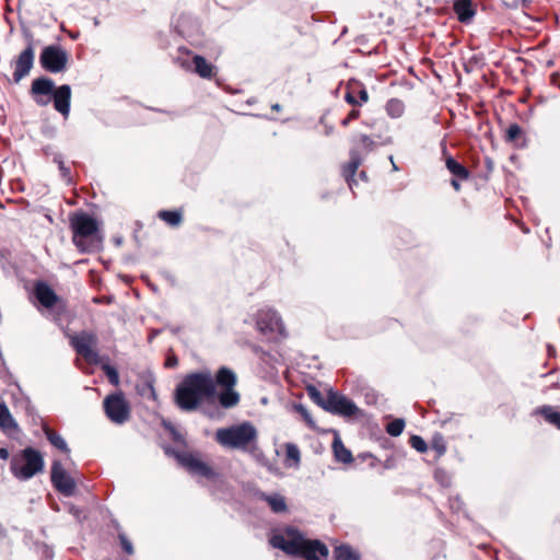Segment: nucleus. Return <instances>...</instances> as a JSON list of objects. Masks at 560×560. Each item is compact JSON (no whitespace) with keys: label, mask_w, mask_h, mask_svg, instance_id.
<instances>
[{"label":"nucleus","mask_w":560,"mask_h":560,"mask_svg":"<svg viewBox=\"0 0 560 560\" xmlns=\"http://www.w3.org/2000/svg\"><path fill=\"white\" fill-rule=\"evenodd\" d=\"M176 457L179 464L192 474L205 477H210L212 475L211 468L195 454L182 453L177 454Z\"/></svg>","instance_id":"obj_12"},{"label":"nucleus","mask_w":560,"mask_h":560,"mask_svg":"<svg viewBox=\"0 0 560 560\" xmlns=\"http://www.w3.org/2000/svg\"><path fill=\"white\" fill-rule=\"evenodd\" d=\"M43 431H44L46 438L48 439V441L56 448H58L59 451H61L62 453H65L67 455L70 454V448L68 447L66 441L63 440V438L61 435H59L58 433L52 431L47 424L43 425Z\"/></svg>","instance_id":"obj_25"},{"label":"nucleus","mask_w":560,"mask_h":560,"mask_svg":"<svg viewBox=\"0 0 560 560\" xmlns=\"http://www.w3.org/2000/svg\"><path fill=\"white\" fill-rule=\"evenodd\" d=\"M121 545H122L124 550L127 553H131L132 552V546H131V544L127 539L121 538Z\"/></svg>","instance_id":"obj_37"},{"label":"nucleus","mask_w":560,"mask_h":560,"mask_svg":"<svg viewBox=\"0 0 560 560\" xmlns=\"http://www.w3.org/2000/svg\"><path fill=\"white\" fill-rule=\"evenodd\" d=\"M358 166H359V162H358L357 160L352 159V164H351V167H352V177L354 176V174H355V171H357Z\"/></svg>","instance_id":"obj_41"},{"label":"nucleus","mask_w":560,"mask_h":560,"mask_svg":"<svg viewBox=\"0 0 560 560\" xmlns=\"http://www.w3.org/2000/svg\"><path fill=\"white\" fill-rule=\"evenodd\" d=\"M9 458V451L7 448H0V459H8Z\"/></svg>","instance_id":"obj_40"},{"label":"nucleus","mask_w":560,"mask_h":560,"mask_svg":"<svg viewBox=\"0 0 560 560\" xmlns=\"http://www.w3.org/2000/svg\"><path fill=\"white\" fill-rule=\"evenodd\" d=\"M325 410L342 416H350V401L337 392L329 389L326 393Z\"/></svg>","instance_id":"obj_15"},{"label":"nucleus","mask_w":560,"mask_h":560,"mask_svg":"<svg viewBox=\"0 0 560 560\" xmlns=\"http://www.w3.org/2000/svg\"><path fill=\"white\" fill-rule=\"evenodd\" d=\"M103 406L106 416L114 423L121 424L130 417V406L121 392L108 395Z\"/></svg>","instance_id":"obj_7"},{"label":"nucleus","mask_w":560,"mask_h":560,"mask_svg":"<svg viewBox=\"0 0 560 560\" xmlns=\"http://www.w3.org/2000/svg\"><path fill=\"white\" fill-rule=\"evenodd\" d=\"M409 444L419 453H425L428 451V444L420 435H411Z\"/></svg>","instance_id":"obj_33"},{"label":"nucleus","mask_w":560,"mask_h":560,"mask_svg":"<svg viewBox=\"0 0 560 560\" xmlns=\"http://www.w3.org/2000/svg\"><path fill=\"white\" fill-rule=\"evenodd\" d=\"M51 482L59 492L66 495L72 494L75 488L73 479L63 469L59 460H55L51 465Z\"/></svg>","instance_id":"obj_10"},{"label":"nucleus","mask_w":560,"mask_h":560,"mask_svg":"<svg viewBox=\"0 0 560 560\" xmlns=\"http://www.w3.org/2000/svg\"><path fill=\"white\" fill-rule=\"evenodd\" d=\"M260 499L267 502L271 511L275 513H284L288 510L284 497L279 493H261Z\"/></svg>","instance_id":"obj_21"},{"label":"nucleus","mask_w":560,"mask_h":560,"mask_svg":"<svg viewBox=\"0 0 560 560\" xmlns=\"http://www.w3.org/2000/svg\"><path fill=\"white\" fill-rule=\"evenodd\" d=\"M34 48L32 45H28L16 58L15 60V69L13 72V78L15 82L22 80L25 75H27L33 68L34 63Z\"/></svg>","instance_id":"obj_13"},{"label":"nucleus","mask_w":560,"mask_h":560,"mask_svg":"<svg viewBox=\"0 0 560 560\" xmlns=\"http://www.w3.org/2000/svg\"><path fill=\"white\" fill-rule=\"evenodd\" d=\"M285 448V458L284 465L287 467H299L301 462V453L299 447L293 443H287L284 445Z\"/></svg>","instance_id":"obj_26"},{"label":"nucleus","mask_w":560,"mask_h":560,"mask_svg":"<svg viewBox=\"0 0 560 560\" xmlns=\"http://www.w3.org/2000/svg\"><path fill=\"white\" fill-rule=\"evenodd\" d=\"M52 80L39 78L32 82L31 92L36 102L40 106H46L50 102V95L55 92Z\"/></svg>","instance_id":"obj_11"},{"label":"nucleus","mask_w":560,"mask_h":560,"mask_svg":"<svg viewBox=\"0 0 560 560\" xmlns=\"http://www.w3.org/2000/svg\"><path fill=\"white\" fill-rule=\"evenodd\" d=\"M67 60V52L59 46H47L40 54L42 67L52 73L65 70Z\"/></svg>","instance_id":"obj_9"},{"label":"nucleus","mask_w":560,"mask_h":560,"mask_svg":"<svg viewBox=\"0 0 560 560\" xmlns=\"http://www.w3.org/2000/svg\"><path fill=\"white\" fill-rule=\"evenodd\" d=\"M442 155L445 162V166L447 171L452 174V178H458L460 180H467L470 177L469 170L454 159L447 151V147L445 143L442 144Z\"/></svg>","instance_id":"obj_16"},{"label":"nucleus","mask_w":560,"mask_h":560,"mask_svg":"<svg viewBox=\"0 0 560 560\" xmlns=\"http://www.w3.org/2000/svg\"><path fill=\"white\" fill-rule=\"evenodd\" d=\"M343 98L347 103H350V84H346L345 86V95Z\"/></svg>","instance_id":"obj_39"},{"label":"nucleus","mask_w":560,"mask_h":560,"mask_svg":"<svg viewBox=\"0 0 560 560\" xmlns=\"http://www.w3.org/2000/svg\"><path fill=\"white\" fill-rule=\"evenodd\" d=\"M307 394L308 396L311 397V399L317 404L318 406H320L323 409L325 408V405H326V394H322L316 387L314 386H308L307 387Z\"/></svg>","instance_id":"obj_32"},{"label":"nucleus","mask_w":560,"mask_h":560,"mask_svg":"<svg viewBox=\"0 0 560 560\" xmlns=\"http://www.w3.org/2000/svg\"><path fill=\"white\" fill-rule=\"evenodd\" d=\"M71 89L69 85H60L52 93L54 107L57 112L68 117L70 112Z\"/></svg>","instance_id":"obj_17"},{"label":"nucleus","mask_w":560,"mask_h":560,"mask_svg":"<svg viewBox=\"0 0 560 560\" xmlns=\"http://www.w3.org/2000/svg\"><path fill=\"white\" fill-rule=\"evenodd\" d=\"M451 186L453 187V189L455 191H460L462 189V185H460V179L458 178H451Z\"/></svg>","instance_id":"obj_36"},{"label":"nucleus","mask_w":560,"mask_h":560,"mask_svg":"<svg viewBox=\"0 0 560 560\" xmlns=\"http://www.w3.org/2000/svg\"><path fill=\"white\" fill-rule=\"evenodd\" d=\"M405 428V420L404 419H394L393 421L388 422L385 430L386 432L392 436H398L402 433Z\"/></svg>","instance_id":"obj_31"},{"label":"nucleus","mask_w":560,"mask_h":560,"mask_svg":"<svg viewBox=\"0 0 560 560\" xmlns=\"http://www.w3.org/2000/svg\"><path fill=\"white\" fill-rule=\"evenodd\" d=\"M295 410L302 416L303 420L311 429L316 428L315 421L313 420L308 410L303 405H296Z\"/></svg>","instance_id":"obj_35"},{"label":"nucleus","mask_w":560,"mask_h":560,"mask_svg":"<svg viewBox=\"0 0 560 560\" xmlns=\"http://www.w3.org/2000/svg\"><path fill=\"white\" fill-rule=\"evenodd\" d=\"M270 544L273 548L305 560H326L328 557V548L325 544L317 539H307L293 528L275 534L270 538Z\"/></svg>","instance_id":"obj_2"},{"label":"nucleus","mask_w":560,"mask_h":560,"mask_svg":"<svg viewBox=\"0 0 560 560\" xmlns=\"http://www.w3.org/2000/svg\"><path fill=\"white\" fill-rule=\"evenodd\" d=\"M34 293L37 301L45 308H52L61 303L60 298L56 294L54 289L46 282L39 281L35 283Z\"/></svg>","instance_id":"obj_14"},{"label":"nucleus","mask_w":560,"mask_h":560,"mask_svg":"<svg viewBox=\"0 0 560 560\" xmlns=\"http://www.w3.org/2000/svg\"><path fill=\"white\" fill-rule=\"evenodd\" d=\"M102 369L103 371L105 372V374L107 375L108 377V381L114 385V386H118L119 385V375H118V372L117 370L109 365V364H103L102 365Z\"/></svg>","instance_id":"obj_34"},{"label":"nucleus","mask_w":560,"mask_h":560,"mask_svg":"<svg viewBox=\"0 0 560 560\" xmlns=\"http://www.w3.org/2000/svg\"><path fill=\"white\" fill-rule=\"evenodd\" d=\"M236 374L222 366L211 375L208 371L187 374L177 385L174 398L176 405L185 411H192L203 402H218L223 409H232L241 401V394L235 389Z\"/></svg>","instance_id":"obj_1"},{"label":"nucleus","mask_w":560,"mask_h":560,"mask_svg":"<svg viewBox=\"0 0 560 560\" xmlns=\"http://www.w3.org/2000/svg\"><path fill=\"white\" fill-rule=\"evenodd\" d=\"M196 72L205 79H211L214 75V67L202 56L196 55L192 58Z\"/></svg>","instance_id":"obj_24"},{"label":"nucleus","mask_w":560,"mask_h":560,"mask_svg":"<svg viewBox=\"0 0 560 560\" xmlns=\"http://www.w3.org/2000/svg\"><path fill=\"white\" fill-rule=\"evenodd\" d=\"M257 328L264 335L287 337V330L282 318L273 310H261L257 317Z\"/></svg>","instance_id":"obj_8"},{"label":"nucleus","mask_w":560,"mask_h":560,"mask_svg":"<svg viewBox=\"0 0 560 560\" xmlns=\"http://www.w3.org/2000/svg\"><path fill=\"white\" fill-rule=\"evenodd\" d=\"M70 343L89 363L97 364L100 362V355L95 350L97 337L94 332L81 331L72 335L70 336Z\"/></svg>","instance_id":"obj_6"},{"label":"nucleus","mask_w":560,"mask_h":560,"mask_svg":"<svg viewBox=\"0 0 560 560\" xmlns=\"http://www.w3.org/2000/svg\"><path fill=\"white\" fill-rule=\"evenodd\" d=\"M351 409H352V417L355 416L357 412H359L358 407L353 402H352Z\"/></svg>","instance_id":"obj_44"},{"label":"nucleus","mask_w":560,"mask_h":560,"mask_svg":"<svg viewBox=\"0 0 560 560\" xmlns=\"http://www.w3.org/2000/svg\"><path fill=\"white\" fill-rule=\"evenodd\" d=\"M369 459H370V466H375L376 462H378L374 456L372 455H369L368 456Z\"/></svg>","instance_id":"obj_42"},{"label":"nucleus","mask_w":560,"mask_h":560,"mask_svg":"<svg viewBox=\"0 0 560 560\" xmlns=\"http://www.w3.org/2000/svg\"><path fill=\"white\" fill-rule=\"evenodd\" d=\"M453 11L455 12L458 21L465 24L470 23L476 14V8L472 0L454 1Z\"/></svg>","instance_id":"obj_18"},{"label":"nucleus","mask_w":560,"mask_h":560,"mask_svg":"<svg viewBox=\"0 0 560 560\" xmlns=\"http://www.w3.org/2000/svg\"><path fill=\"white\" fill-rule=\"evenodd\" d=\"M72 242L80 253H91L100 247L102 236L98 222L86 213H74L70 217Z\"/></svg>","instance_id":"obj_3"},{"label":"nucleus","mask_w":560,"mask_h":560,"mask_svg":"<svg viewBox=\"0 0 560 560\" xmlns=\"http://www.w3.org/2000/svg\"><path fill=\"white\" fill-rule=\"evenodd\" d=\"M485 163H486L487 171L489 173H491L493 171V167H494L493 161L490 158H486Z\"/></svg>","instance_id":"obj_38"},{"label":"nucleus","mask_w":560,"mask_h":560,"mask_svg":"<svg viewBox=\"0 0 560 560\" xmlns=\"http://www.w3.org/2000/svg\"><path fill=\"white\" fill-rule=\"evenodd\" d=\"M369 101L366 88L360 81L352 79V120L359 118L360 112L355 106H361Z\"/></svg>","instance_id":"obj_19"},{"label":"nucleus","mask_w":560,"mask_h":560,"mask_svg":"<svg viewBox=\"0 0 560 560\" xmlns=\"http://www.w3.org/2000/svg\"><path fill=\"white\" fill-rule=\"evenodd\" d=\"M386 112L390 117L398 118L405 112V104L398 98H390L386 104Z\"/></svg>","instance_id":"obj_29"},{"label":"nucleus","mask_w":560,"mask_h":560,"mask_svg":"<svg viewBox=\"0 0 560 560\" xmlns=\"http://www.w3.org/2000/svg\"><path fill=\"white\" fill-rule=\"evenodd\" d=\"M431 448L436 453L438 457L443 456L447 451L445 438L442 433L436 432L431 440Z\"/></svg>","instance_id":"obj_28"},{"label":"nucleus","mask_w":560,"mask_h":560,"mask_svg":"<svg viewBox=\"0 0 560 560\" xmlns=\"http://www.w3.org/2000/svg\"><path fill=\"white\" fill-rule=\"evenodd\" d=\"M45 463L39 451L26 447L11 459V472L20 480H28L44 470Z\"/></svg>","instance_id":"obj_5"},{"label":"nucleus","mask_w":560,"mask_h":560,"mask_svg":"<svg viewBox=\"0 0 560 560\" xmlns=\"http://www.w3.org/2000/svg\"><path fill=\"white\" fill-rule=\"evenodd\" d=\"M352 560H360V553L352 549Z\"/></svg>","instance_id":"obj_43"},{"label":"nucleus","mask_w":560,"mask_h":560,"mask_svg":"<svg viewBox=\"0 0 560 560\" xmlns=\"http://www.w3.org/2000/svg\"><path fill=\"white\" fill-rule=\"evenodd\" d=\"M0 428L4 432L18 431V423L14 421L9 408L0 401Z\"/></svg>","instance_id":"obj_22"},{"label":"nucleus","mask_w":560,"mask_h":560,"mask_svg":"<svg viewBox=\"0 0 560 560\" xmlns=\"http://www.w3.org/2000/svg\"><path fill=\"white\" fill-rule=\"evenodd\" d=\"M159 218L171 226H176L182 222V213L179 211H160Z\"/></svg>","instance_id":"obj_30"},{"label":"nucleus","mask_w":560,"mask_h":560,"mask_svg":"<svg viewBox=\"0 0 560 560\" xmlns=\"http://www.w3.org/2000/svg\"><path fill=\"white\" fill-rule=\"evenodd\" d=\"M537 412L541 415L546 421L560 430V411L553 410L550 406H542L537 410Z\"/></svg>","instance_id":"obj_27"},{"label":"nucleus","mask_w":560,"mask_h":560,"mask_svg":"<svg viewBox=\"0 0 560 560\" xmlns=\"http://www.w3.org/2000/svg\"><path fill=\"white\" fill-rule=\"evenodd\" d=\"M503 139L515 148H524L526 145V133L518 124L509 125L504 131Z\"/></svg>","instance_id":"obj_20"},{"label":"nucleus","mask_w":560,"mask_h":560,"mask_svg":"<svg viewBox=\"0 0 560 560\" xmlns=\"http://www.w3.org/2000/svg\"><path fill=\"white\" fill-rule=\"evenodd\" d=\"M331 447H332L335 458L338 462H341L345 464L350 463V452L346 448V446L343 445V443L337 432L334 433V441H332Z\"/></svg>","instance_id":"obj_23"},{"label":"nucleus","mask_w":560,"mask_h":560,"mask_svg":"<svg viewBox=\"0 0 560 560\" xmlns=\"http://www.w3.org/2000/svg\"><path fill=\"white\" fill-rule=\"evenodd\" d=\"M557 521L560 523V515L557 517Z\"/></svg>","instance_id":"obj_45"},{"label":"nucleus","mask_w":560,"mask_h":560,"mask_svg":"<svg viewBox=\"0 0 560 560\" xmlns=\"http://www.w3.org/2000/svg\"><path fill=\"white\" fill-rule=\"evenodd\" d=\"M257 440L258 431L249 421L221 428L215 432V441L226 448L252 451L257 447Z\"/></svg>","instance_id":"obj_4"}]
</instances>
